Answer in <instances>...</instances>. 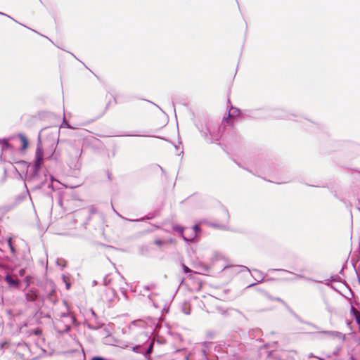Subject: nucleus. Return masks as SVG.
<instances>
[{"label": "nucleus", "mask_w": 360, "mask_h": 360, "mask_svg": "<svg viewBox=\"0 0 360 360\" xmlns=\"http://www.w3.org/2000/svg\"><path fill=\"white\" fill-rule=\"evenodd\" d=\"M351 312L355 317L356 323L360 325V312L354 307H352Z\"/></svg>", "instance_id": "obj_8"}, {"label": "nucleus", "mask_w": 360, "mask_h": 360, "mask_svg": "<svg viewBox=\"0 0 360 360\" xmlns=\"http://www.w3.org/2000/svg\"><path fill=\"white\" fill-rule=\"evenodd\" d=\"M188 231H191L192 233L189 237L184 236V239L186 241H192L195 237H197L198 232L200 231V229L198 225H195L191 229H188Z\"/></svg>", "instance_id": "obj_3"}, {"label": "nucleus", "mask_w": 360, "mask_h": 360, "mask_svg": "<svg viewBox=\"0 0 360 360\" xmlns=\"http://www.w3.org/2000/svg\"><path fill=\"white\" fill-rule=\"evenodd\" d=\"M352 360H354V359H352Z\"/></svg>", "instance_id": "obj_20"}, {"label": "nucleus", "mask_w": 360, "mask_h": 360, "mask_svg": "<svg viewBox=\"0 0 360 360\" xmlns=\"http://www.w3.org/2000/svg\"><path fill=\"white\" fill-rule=\"evenodd\" d=\"M111 100H112L115 103H116L115 98H114L112 95H110L109 96V101H110Z\"/></svg>", "instance_id": "obj_15"}, {"label": "nucleus", "mask_w": 360, "mask_h": 360, "mask_svg": "<svg viewBox=\"0 0 360 360\" xmlns=\"http://www.w3.org/2000/svg\"><path fill=\"white\" fill-rule=\"evenodd\" d=\"M173 230L174 231H176L179 233H181V235L182 236V237L184 238V228L179 225H174L173 226Z\"/></svg>", "instance_id": "obj_9"}, {"label": "nucleus", "mask_w": 360, "mask_h": 360, "mask_svg": "<svg viewBox=\"0 0 360 360\" xmlns=\"http://www.w3.org/2000/svg\"><path fill=\"white\" fill-rule=\"evenodd\" d=\"M27 281H28V277L26 278ZM29 285V281H27V286Z\"/></svg>", "instance_id": "obj_18"}, {"label": "nucleus", "mask_w": 360, "mask_h": 360, "mask_svg": "<svg viewBox=\"0 0 360 360\" xmlns=\"http://www.w3.org/2000/svg\"><path fill=\"white\" fill-rule=\"evenodd\" d=\"M91 360H105L104 358L101 356H94Z\"/></svg>", "instance_id": "obj_13"}, {"label": "nucleus", "mask_w": 360, "mask_h": 360, "mask_svg": "<svg viewBox=\"0 0 360 360\" xmlns=\"http://www.w3.org/2000/svg\"><path fill=\"white\" fill-rule=\"evenodd\" d=\"M231 119V116L230 113H229L228 117L226 118H224V121L226 122L228 124H232L233 123L230 122Z\"/></svg>", "instance_id": "obj_11"}, {"label": "nucleus", "mask_w": 360, "mask_h": 360, "mask_svg": "<svg viewBox=\"0 0 360 360\" xmlns=\"http://www.w3.org/2000/svg\"><path fill=\"white\" fill-rule=\"evenodd\" d=\"M11 250L13 251V248L10 245Z\"/></svg>", "instance_id": "obj_19"}, {"label": "nucleus", "mask_w": 360, "mask_h": 360, "mask_svg": "<svg viewBox=\"0 0 360 360\" xmlns=\"http://www.w3.org/2000/svg\"><path fill=\"white\" fill-rule=\"evenodd\" d=\"M46 134H50V135H52V139L50 141V143L52 147H56L57 143H58V137H57V133L55 131V132H51V133H48V131L46 130H45L44 131V136L46 135Z\"/></svg>", "instance_id": "obj_5"}, {"label": "nucleus", "mask_w": 360, "mask_h": 360, "mask_svg": "<svg viewBox=\"0 0 360 360\" xmlns=\"http://www.w3.org/2000/svg\"><path fill=\"white\" fill-rule=\"evenodd\" d=\"M19 138L22 143V146H21L22 150H26L28 146V141H27L26 136L24 134H20Z\"/></svg>", "instance_id": "obj_7"}, {"label": "nucleus", "mask_w": 360, "mask_h": 360, "mask_svg": "<svg viewBox=\"0 0 360 360\" xmlns=\"http://www.w3.org/2000/svg\"><path fill=\"white\" fill-rule=\"evenodd\" d=\"M44 162V151L41 146H38L35 152L34 172H38Z\"/></svg>", "instance_id": "obj_1"}, {"label": "nucleus", "mask_w": 360, "mask_h": 360, "mask_svg": "<svg viewBox=\"0 0 360 360\" xmlns=\"http://www.w3.org/2000/svg\"><path fill=\"white\" fill-rule=\"evenodd\" d=\"M272 300H276V301H277V302H281V303H283V304L284 303L283 300H281V298H279V297L273 298Z\"/></svg>", "instance_id": "obj_14"}, {"label": "nucleus", "mask_w": 360, "mask_h": 360, "mask_svg": "<svg viewBox=\"0 0 360 360\" xmlns=\"http://www.w3.org/2000/svg\"><path fill=\"white\" fill-rule=\"evenodd\" d=\"M272 355L274 359L278 360H290L289 352L286 351H276Z\"/></svg>", "instance_id": "obj_2"}, {"label": "nucleus", "mask_w": 360, "mask_h": 360, "mask_svg": "<svg viewBox=\"0 0 360 360\" xmlns=\"http://www.w3.org/2000/svg\"><path fill=\"white\" fill-rule=\"evenodd\" d=\"M5 281L9 284L12 285H15V287H18L19 285V281L15 278L14 279L13 276L10 275H7L5 278Z\"/></svg>", "instance_id": "obj_6"}, {"label": "nucleus", "mask_w": 360, "mask_h": 360, "mask_svg": "<svg viewBox=\"0 0 360 360\" xmlns=\"http://www.w3.org/2000/svg\"><path fill=\"white\" fill-rule=\"evenodd\" d=\"M151 348H152V346H150V348L148 349V352H150V350H151Z\"/></svg>", "instance_id": "obj_17"}, {"label": "nucleus", "mask_w": 360, "mask_h": 360, "mask_svg": "<svg viewBox=\"0 0 360 360\" xmlns=\"http://www.w3.org/2000/svg\"><path fill=\"white\" fill-rule=\"evenodd\" d=\"M26 300L29 302H34L36 300L38 294L37 290L30 289L26 294Z\"/></svg>", "instance_id": "obj_4"}, {"label": "nucleus", "mask_w": 360, "mask_h": 360, "mask_svg": "<svg viewBox=\"0 0 360 360\" xmlns=\"http://www.w3.org/2000/svg\"><path fill=\"white\" fill-rule=\"evenodd\" d=\"M167 243V242L166 240H162L160 239H156L154 240V244L158 246L159 248H162L164 245Z\"/></svg>", "instance_id": "obj_10"}, {"label": "nucleus", "mask_w": 360, "mask_h": 360, "mask_svg": "<svg viewBox=\"0 0 360 360\" xmlns=\"http://www.w3.org/2000/svg\"><path fill=\"white\" fill-rule=\"evenodd\" d=\"M183 269L185 273H189L191 272V270L185 264H183Z\"/></svg>", "instance_id": "obj_12"}, {"label": "nucleus", "mask_w": 360, "mask_h": 360, "mask_svg": "<svg viewBox=\"0 0 360 360\" xmlns=\"http://www.w3.org/2000/svg\"><path fill=\"white\" fill-rule=\"evenodd\" d=\"M19 274L20 276H23L25 274V269L20 270Z\"/></svg>", "instance_id": "obj_16"}]
</instances>
